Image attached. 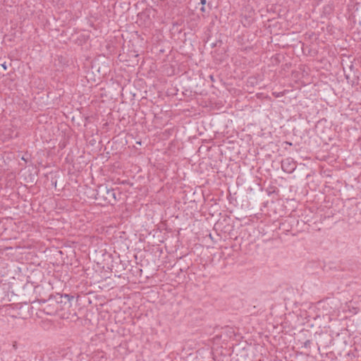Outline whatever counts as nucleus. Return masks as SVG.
<instances>
[{
	"instance_id": "nucleus-3",
	"label": "nucleus",
	"mask_w": 361,
	"mask_h": 361,
	"mask_svg": "<svg viewBox=\"0 0 361 361\" xmlns=\"http://www.w3.org/2000/svg\"><path fill=\"white\" fill-rule=\"evenodd\" d=\"M53 296L55 302L58 304L57 307L59 311H62L66 307H70L71 306V301L74 299V296L68 294L56 293Z\"/></svg>"
},
{
	"instance_id": "nucleus-13",
	"label": "nucleus",
	"mask_w": 361,
	"mask_h": 361,
	"mask_svg": "<svg viewBox=\"0 0 361 361\" xmlns=\"http://www.w3.org/2000/svg\"><path fill=\"white\" fill-rule=\"evenodd\" d=\"M285 144H286V145H290V146H291V145H292V143H291V142H288V141L285 142Z\"/></svg>"
},
{
	"instance_id": "nucleus-1",
	"label": "nucleus",
	"mask_w": 361,
	"mask_h": 361,
	"mask_svg": "<svg viewBox=\"0 0 361 361\" xmlns=\"http://www.w3.org/2000/svg\"><path fill=\"white\" fill-rule=\"evenodd\" d=\"M94 198L99 204L105 206L107 204L113 205L116 201V192L114 189L109 188L106 185H99L95 192Z\"/></svg>"
},
{
	"instance_id": "nucleus-4",
	"label": "nucleus",
	"mask_w": 361,
	"mask_h": 361,
	"mask_svg": "<svg viewBox=\"0 0 361 361\" xmlns=\"http://www.w3.org/2000/svg\"><path fill=\"white\" fill-rule=\"evenodd\" d=\"M296 167V162L293 158L288 157L281 161V169L286 173H293L295 170Z\"/></svg>"
},
{
	"instance_id": "nucleus-8",
	"label": "nucleus",
	"mask_w": 361,
	"mask_h": 361,
	"mask_svg": "<svg viewBox=\"0 0 361 361\" xmlns=\"http://www.w3.org/2000/svg\"><path fill=\"white\" fill-rule=\"evenodd\" d=\"M4 163V157L0 155V167L2 166Z\"/></svg>"
},
{
	"instance_id": "nucleus-2",
	"label": "nucleus",
	"mask_w": 361,
	"mask_h": 361,
	"mask_svg": "<svg viewBox=\"0 0 361 361\" xmlns=\"http://www.w3.org/2000/svg\"><path fill=\"white\" fill-rule=\"evenodd\" d=\"M39 304V311L47 315H55L60 312L53 295H50L47 300H40Z\"/></svg>"
},
{
	"instance_id": "nucleus-6",
	"label": "nucleus",
	"mask_w": 361,
	"mask_h": 361,
	"mask_svg": "<svg viewBox=\"0 0 361 361\" xmlns=\"http://www.w3.org/2000/svg\"><path fill=\"white\" fill-rule=\"evenodd\" d=\"M272 94L275 97H283L284 95V92H272Z\"/></svg>"
},
{
	"instance_id": "nucleus-11",
	"label": "nucleus",
	"mask_w": 361,
	"mask_h": 361,
	"mask_svg": "<svg viewBox=\"0 0 361 361\" xmlns=\"http://www.w3.org/2000/svg\"><path fill=\"white\" fill-rule=\"evenodd\" d=\"M207 1L206 0H200V4L202 6H204L206 4Z\"/></svg>"
},
{
	"instance_id": "nucleus-10",
	"label": "nucleus",
	"mask_w": 361,
	"mask_h": 361,
	"mask_svg": "<svg viewBox=\"0 0 361 361\" xmlns=\"http://www.w3.org/2000/svg\"><path fill=\"white\" fill-rule=\"evenodd\" d=\"M1 66H2V68H3L5 71H6V70H7V66H6V63H2V64H1Z\"/></svg>"
},
{
	"instance_id": "nucleus-12",
	"label": "nucleus",
	"mask_w": 361,
	"mask_h": 361,
	"mask_svg": "<svg viewBox=\"0 0 361 361\" xmlns=\"http://www.w3.org/2000/svg\"><path fill=\"white\" fill-rule=\"evenodd\" d=\"M200 11H201L202 12H204V11H205L204 6H202L201 7Z\"/></svg>"
},
{
	"instance_id": "nucleus-9",
	"label": "nucleus",
	"mask_w": 361,
	"mask_h": 361,
	"mask_svg": "<svg viewBox=\"0 0 361 361\" xmlns=\"http://www.w3.org/2000/svg\"><path fill=\"white\" fill-rule=\"evenodd\" d=\"M21 159L25 161V162H27V161H28V158L26 157L25 156H23Z\"/></svg>"
},
{
	"instance_id": "nucleus-5",
	"label": "nucleus",
	"mask_w": 361,
	"mask_h": 361,
	"mask_svg": "<svg viewBox=\"0 0 361 361\" xmlns=\"http://www.w3.org/2000/svg\"><path fill=\"white\" fill-rule=\"evenodd\" d=\"M247 85H250L251 87H254L255 85L257 83V78L255 77H250L247 79Z\"/></svg>"
},
{
	"instance_id": "nucleus-7",
	"label": "nucleus",
	"mask_w": 361,
	"mask_h": 361,
	"mask_svg": "<svg viewBox=\"0 0 361 361\" xmlns=\"http://www.w3.org/2000/svg\"><path fill=\"white\" fill-rule=\"evenodd\" d=\"M310 345H311V341L310 340H307L306 341L304 342V347L305 348H310Z\"/></svg>"
}]
</instances>
